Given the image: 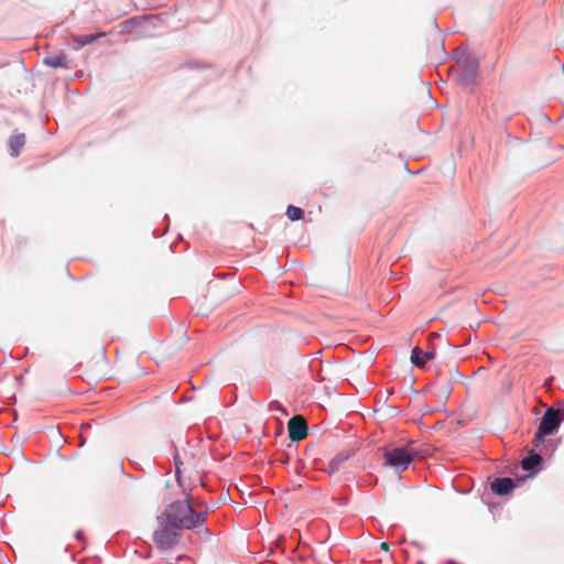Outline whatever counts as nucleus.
<instances>
[{
	"mask_svg": "<svg viewBox=\"0 0 564 564\" xmlns=\"http://www.w3.org/2000/svg\"><path fill=\"white\" fill-rule=\"evenodd\" d=\"M562 420L563 414L558 410L547 409L541 419L538 437L542 441V435H551L556 432Z\"/></svg>",
	"mask_w": 564,
	"mask_h": 564,
	"instance_id": "4",
	"label": "nucleus"
},
{
	"mask_svg": "<svg viewBox=\"0 0 564 564\" xmlns=\"http://www.w3.org/2000/svg\"><path fill=\"white\" fill-rule=\"evenodd\" d=\"M437 336H438V334H435V333H433V334H431V335H430V337H431V338H435V337H437Z\"/></svg>",
	"mask_w": 564,
	"mask_h": 564,
	"instance_id": "19",
	"label": "nucleus"
},
{
	"mask_svg": "<svg viewBox=\"0 0 564 564\" xmlns=\"http://www.w3.org/2000/svg\"><path fill=\"white\" fill-rule=\"evenodd\" d=\"M286 216L290 220H300L304 216V212L302 208L290 205L286 209Z\"/></svg>",
	"mask_w": 564,
	"mask_h": 564,
	"instance_id": "14",
	"label": "nucleus"
},
{
	"mask_svg": "<svg viewBox=\"0 0 564 564\" xmlns=\"http://www.w3.org/2000/svg\"><path fill=\"white\" fill-rule=\"evenodd\" d=\"M478 65L476 62H471L464 67L462 75V82L466 84H473L476 79Z\"/></svg>",
	"mask_w": 564,
	"mask_h": 564,
	"instance_id": "11",
	"label": "nucleus"
},
{
	"mask_svg": "<svg viewBox=\"0 0 564 564\" xmlns=\"http://www.w3.org/2000/svg\"><path fill=\"white\" fill-rule=\"evenodd\" d=\"M415 456L416 452L409 447L388 448L383 454V466H389L397 470H404L413 462Z\"/></svg>",
	"mask_w": 564,
	"mask_h": 564,
	"instance_id": "3",
	"label": "nucleus"
},
{
	"mask_svg": "<svg viewBox=\"0 0 564 564\" xmlns=\"http://www.w3.org/2000/svg\"><path fill=\"white\" fill-rule=\"evenodd\" d=\"M535 445L538 446L539 444H542L544 442V440L542 438V441L538 437V434L535 435Z\"/></svg>",
	"mask_w": 564,
	"mask_h": 564,
	"instance_id": "17",
	"label": "nucleus"
},
{
	"mask_svg": "<svg viewBox=\"0 0 564 564\" xmlns=\"http://www.w3.org/2000/svg\"><path fill=\"white\" fill-rule=\"evenodd\" d=\"M158 527L153 531V543L161 551H169L175 547L181 540L182 530L180 527H172V523L163 521L161 514L156 517Z\"/></svg>",
	"mask_w": 564,
	"mask_h": 564,
	"instance_id": "2",
	"label": "nucleus"
},
{
	"mask_svg": "<svg viewBox=\"0 0 564 564\" xmlns=\"http://www.w3.org/2000/svg\"><path fill=\"white\" fill-rule=\"evenodd\" d=\"M381 549L384 550V551H388L389 550V544L387 542H382L381 543Z\"/></svg>",
	"mask_w": 564,
	"mask_h": 564,
	"instance_id": "18",
	"label": "nucleus"
},
{
	"mask_svg": "<svg viewBox=\"0 0 564 564\" xmlns=\"http://www.w3.org/2000/svg\"><path fill=\"white\" fill-rule=\"evenodd\" d=\"M104 35H105V33L78 35V36H74L73 40L77 44V47H83L85 45L93 43L94 41H96L97 39H99Z\"/></svg>",
	"mask_w": 564,
	"mask_h": 564,
	"instance_id": "12",
	"label": "nucleus"
},
{
	"mask_svg": "<svg viewBox=\"0 0 564 564\" xmlns=\"http://www.w3.org/2000/svg\"><path fill=\"white\" fill-rule=\"evenodd\" d=\"M182 465H183V463L180 462L178 456H175L176 476H177L178 479H180V475L182 473V470H181V466Z\"/></svg>",
	"mask_w": 564,
	"mask_h": 564,
	"instance_id": "16",
	"label": "nucleus"
},
{
	"mask_svg": "<svg viewBox=\"0 0 564 564\" xmlns=\"http://www.w3.org/2000/svg\"><path fill=\"white\" fill-rule=\"evenodd\" d=\"M289 437L299 442L307 436V423L302 415L293 416L288 423Z\"/></svg>",
	"mask_w": 564,
	"mask_h": 564,
	"instance_id": "5",
	"label": "nucleus"
},
{
	"mask_svg": "<svg viewBox=\"0 0 564 564\" xmlns=\"http://www.w3.org/2000/svg\"><path fill=\"white\" fill-rule=\"evenodd\" d=\"M516 487L514 481L511 478H496L491 482V490L499 496L508 495Z\"/></svg>",
	"mask_w": 564,
	"mask_h": 564,
	"instance_id": "7",
	"label": "nucleus"
},
{
	"mask_svg": "<svg viewBox=\"0 0 564 564\" xmlns=\"http://www.w3.org/2000/svg\"><path fill=\"white\" fill-rule=\"evenodd\" d=\"M207 511H199L188 500L175 501L166 506L161 513L163 521L180 527L182 530H193L205 525Z\"/></svg>",
	"mask_w": 564,
	"mask_h": 564,
	"instance_id": "1",
	"label": "nucleus"
},
{
	"mask_svg": "<svg viewBox=\"0 0 564 564\" xmlns=\"http://www.w3.org/2000/svg\"><path fill=\"white\" fill-rule=\"evenodd\" d=\"M502 106H503L502 104H498V102H496V104H494V105H492V110L495 111L497 119H500V120H502V121H506V120H508V119H509L510 113L499 116V113H498V108H499V107H502Z\"/></svg>",
	"mask_w": 564,
	"mask_h": 564,
	"instance_id": "15",
	"label": "nucleus"
},
{
	"mask_svg": "<svg viewBox=\"0 0 564 564\" xmlns=\"http://www.w3.org/2000/svg\"><path fill=\"white\" fill-rule=\"evenodd\" d=\"M435 349L429 351H422L419 347H415L411 352V362L416 367H424L426 361L435 358Z\"/></svg>",
	"mask_w": 564,
	"mask_h": 564,
	"instance_id": "6",
	"label": "nucleus"
},
{
	"mask_svg": "<svg viewBox=\"0 0 564 564\" xmlns=\"http://www.w3.org/2000/svg\"><path fill=\"white\" fill-rule=\"evenodd\" d=\"M25 144L24 133H14L9 140V150L12 156H18Z\"/></svg>",
	"mask_w": 564,
	"mask_h": 564,
	"instance_id": "8",
	"label": "nucleus"
},
{
	"mask_svg": "<svg viewBox=\"0 0 564 564\" xmlns=\"http://www.w3.org/2000/svg\"><path fill=\"white\" fill-rule=\"evenodd\" d=\"M77 538L80 539L82 538V533L80 532H77Z\"/></svg>",
	"mask_w": 564,
	"mask_h": 564,
	"instance_id": "20",
	"label": "nucleus"
},
{
	"mask_svg": "<svg viewBox=\"0 0 564 564\" xmlns=\"http://www.w3.org/2000/svg\"><path fill=\"white\" fill-rule=\"evenodd\" d=\"M354 455L352 449H347L338 453L328 464L329 473H335L339 469L340 465Z\"/></svg>",
	"mask_w": 564,
	"mask_h": 564,
	"instance_id": "10",
	"label": "nucleus"
},
{
	"mask_svg": "<svg viewBox=\"0 0 564 564\" xmlns=\"http://www.w3.org/2000/svg\"><path fill=\"white\" fill-rule=\"evenodd\" d=\"M541 460H542V458L539 454L531 452L528 457L522 459L521 466L524 470L529 471V470L533 469L535 466H538Z\"/></svg>",
	"mask_w": 564,
	"mask_h": 564,
	"instance_id": "13",
	"label": "nucleus"
},
{
	"mask_svg": "<svg viewBox=\"0 0 564 564\" xmlns=\"http://www.w3.org/2000/svg\"><path fill=\"white\" fill-rule=\"evenodd\" d=\"M43 62L45 65L53 68H68V61L65 53L48 55Z\"/></svg>",
	"mask_w": 564,
	"mask_h": 564,
	"instance_id": "9",
	"label": "nucleus"
}]
</instances>
